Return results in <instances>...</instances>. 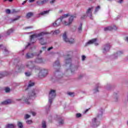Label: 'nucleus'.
I'll use <instances>...</instances> for the list:
<instances>
[{
    "mask_svg": "<svg viewBox=\"0 0 128 128\" xmlns=\"http://www.w3.org/2000/svg\"><path fill=\"white\" fill-rule=\"evenodd\" d=\"M70 14H65L63 16H61L60 18L58 19L55 22L52 24L53 26H58L63 24L65 26H70L74 21V19L76 18L75 16H71L69 19L68 21H66V18L69 16Z\"/></svg>",
    "mask_w": 128,
    "mask_h": 128,
    "instance_id": "f257e3e1",
    "label": "nucleus"
},
{
    "mask_svg": "<svg viewBox=\"0 0 128 128\" xmlns=\"http://www.w3.org/2000/svg\"><path fill=\"white\" fill-rule=\"evenodd\" d=\"M48 33L45 32H42L40 33L34 34L30 36V42L28 43V46L25 47V48H27L28 46H30L32 44H34L36 40H34V38H38L39 40L40 44L44 46V44H46V42H44V36L47 34Z\"/></svg>",
    "mask_w": 128,
    "mask_h": 128,
    "instance_id": "f03ea898",
    "label": "nucleus"
},
{
    "mask_svg": "<svg viewBox=\"0 0 128 128\" xmlns=\"http://www.w3.org/2000/svg\"><path fill=\"white\" fill-rule=\"evenodd\" d=\"M38 92V91L36 89H32L29 91L26 96L24 98V102L25 104H30V100H32V98H34L36 96Z\"/></svg>",
    "mask_w": 128,
    "mask_h": 128,
    "instance_id": "7ed1b4c3",
    "label": "nucleus"
},
{
    "mask_svg": "<svg viewBox=\"0 0 128 128\" xmlns=\"http://www.w3.org/2000/svg\"><path fill=\"white\" fill-rule=\"evenodd\" d=\"M103 110H102L98 114L96 117L93 118L92 120L91 124L93 128H98L100 124V120L102 116Z\"/></svg>",
    "mask_w": 128,
    "mask_h": 128,
    "instance_id": "20e7f679",
    "label": "nucleus"
},
{
    "mask_svg": "<svg viewBox=\"0 0 128 128\" xmlns=\"http://www.w3.org/2000/svg\"><path fill=\"white\" fill-rule=\"evenodd\" d=\"M56 90H52L49 92V97H48V103L50 105L46 108V110H50V106L52 104V100L56 98Z\"/></svg>",
    "mask_w": 128,
    "mask_h": 128,
    "instance_id": "39448f33",
    "label": "nucleus"
},
{
    "mask_svg": "<svg viewBox=\"0 0 128 128\" xmlns=\"http://www.w3.org/2000/svg\"><path fill=\"white\" fill-rule=\"evenodd\" d=\"M53 79L58 82L60 84L64 82V78L62 75L60 74V72H58V70H56L54 72V76L53 77Z\"/></svg>",
    "mask_w": 128,
    "mask_h": 128,
    "instance_id": "423d86ee",
    "label": "nucleus"
},
{
    "mask_svg": "<svg viewBox=\"0 0 128 128\" xmlns=\"http://www.w3.org/2000/svg\"><path fill=\"white\" fill-rule=\"evenodd\" d=\"M28 68H30L32 70H40V68L32 66V61H28L26 64V66Z\"/></svg>",
    "mask_w": 128,
    "mask_h": 128,
    "instance_id": "0eeeda50",
    "label": "nucleus"
},
{
    "mask_svg": "<svg viewBox=\"0 0 128 128\" xmlns=\"http://www.w3.org/2000/svg\"><path fill=\"white\" fill-rule=\"evenodd\" d=\"M110 44H107L104 45L102 48L103 54H106V52H110Z\"/></svg>",
    "mask_w": 128,
    "mask_h": 128,
    "instance_id": "6e6552de",
    "label": "nucleus"
},
{
    "mask_svg": "<svg viewBox=\"0 0 128 128\" xmlns=\"http://www.w3.org/2000/svg\"><path fill=\"white\" fill-rule=\"evenodd\" d=\"M124 52L123 50H120L117 52L116 53L114 54L112 56L113 58H114V60L118 58V56H122V54H124Z\"/></svg>",
    "mask_w": 128,
    "mask_h": 128,
    "instance_id": "1a4fd4ad",
    "label": "nucleus"
},
{
    "mask_svg": "<svg viewBox=\"0 0 128 128\" xmlns=\"http://www.w3.org/2000/svg\"><path fill=\"white\" fill-rule=\"evenodd\" d=\"M96 38H94L89 40L87 43H86V46H88V44H94L95 46H98V44L96 42Z\"/></svg>",
    "mask_w": 128,
    "mask_h": 128,
    "instance_id": "9d476101",
    "label": "nucleus"
},
{
    "mask_svg": "<svg viewBox=\"0 0 128 128\" xmlns=\"http://www.w3.org/2000/svg\"><path fill=\"white\" fill-rule=\"evenodd\" d=\"M118 30V28L116 26H109L108 27L104 28V32H108V30Z\"/></svg>",
    "mask_w": 128,
    "mask_h": 128,
    "instance_id": "9b49d317",
    "label": "nucleus"
},
{
    "mask_svg": "<svg viewBox=\"0 0 128 128\" xmlns=\"http://www.w3.org/2000/svg\"><path fill=\"white\" fill-rule=\"evenodd\" d=\"M48 75V70L45 68H42L40 70V76H46Z\"/></svg>",
    "mask_w": 128,
    "mask_h": 128,
    "instance_id": "f8f14e48",
    "label": "nucleus"
},
{
    "mask_svg": "<svg viewBox=\"0 0 128 128\" xmlns=\"http://www.w3.org/2000/svg\"><path fill=\"white\" fill-rule=\"evenodd\" d=\"M26 68V66H24L22 64H18L16 66V70H18V72H20L22 70Z\"/></svg>",
    "mask_w": 128,
    "mask_h": 128,
    "instance_id": "ddd939ff",
    "label": "nucleus"
},
{
    "mask_svg": "<svg viewBox=\"0 0 128 128\" xmlns=\"http://www.w3.org/2000/svg\"><path fill=\"white\" fill-rule=\"evenodd\" d=\"M92 8H88L86 12V14L87 16H89V18H90L92 20Z\"/></svg>",
    "mask_w": 128,
    "mask_h": 128,
    "instance_id": "4468645a",
    "label": "nucleus"
},
{
    "mask_svg": "<svg viewBox=\"0 0 128 128\" xmlns=\"http://www.w3.org/2000/svg\"><path fill=\"white\" fill-rule=\"evenodd\" d=\"M34 62H36V64H44V61L42 58L39 57L35 60Z\"/></svg>",
    "mask_w": 128,
    "mask_h": 128,
    "instance_id": "2eb2a0df",
    "label": "nucleus"
},
{
    "mask_svg": "<svg viewBox=\"0 0 128 128\" xmlns=\"http://www.w3.org/2000/svg\"><path fill=\"white\" fill-rule=\"evenodd\" d=\"M63 40L66 42H70V39L68 38V36L66 35V32H64L62 35Z\"/></svg>",
    "mask_w": 128,
    "mask_h": 128,
    "instance_id": "dca6fc26",
    "label": "nucleus"
},
{
    "mask_svg": "<svg viewBox=\"0 0 128 128\" xmlns=\"http://www.w3.org/2000/svg\"><path fill=\"white\" fill-rule=\"evenodd\" d=\"M48 1V0H38L37 1L36 4H38V6H42L43 4H46Z\"/></svg>",
    "mask_w": 128,
    "mask_h": 128,
    "instance_id": "f3484780",
    "label": "nucleus"
},
{
    "mask_svg": "<svg viewBox=\"0 0 128 128\" xmlns=\"http://www.w3.org/2000/svg\"><path fill=\"white\" fill-rule=\"evenodd\" d=\"M34 86V82L32 80H30L28 83V88L26 89V90H28V89L30 88H32V86Z\"/></svg>",
    "mask_w": 128,
    "mask_h": 128,
    "instance_id": "a211bd4d",
    "label": "nucleus"
},
{
    "mask_svg": "<svg viewBox=\"0 0 128 128\" xmlns=\"http://www.w3.org/2000/svg\"><path fill=\"white\" fill-rule=\"evenodd\" d=\"M53 66L54 68H60V62L58 60H56L53 64Z\"/></svg>",
    "mask_w": 128,
    "mask_h": 128,
    "instance_id": "6ab92c4d",
    "label": "nucleus"
},
{
    "mask_svg": "<svg viewBox=\"0 0 128 128\" xmlns=\"http://www.w3.org/2000/svg\"><path fill=\"white\" fill-rule=\"evenodd\" d=\"M66 64H69L70 67L72 68V59L70 58H68L67 59H66L65 60Z\"/></svg>",
    "mask_w": 128,
    "mask_h": 128,
    "instance_id": "aec40b11",
    "label": "nucleus"
},
{
    "mask_svg": "<svg viewBox=\"0 0 128 128\" xmlns=\"http://www.w3.org/2000/svg\"><path fill=\"white\" fill-rule=\"evenodd\" d=\"M20 18V16H16V18H11L10 20V22H16V20H18Z\"/></svg>",
    "mask_w": 128,
    "mask_h": 128,
    "instance_id": "412c9836",
    "label": "nucleus"
},
{
    "mask_svg": "<svg viewBox=\"0 0 128 128\" xmlns=\"http://www.w3.org/2000/svg\"><path fill=\"white\" fill-rule=\"evenodd\" d=\"M102 88V85H100L99 83L97 84L96 86V88L94 90V92H98V88Z\"/></svg>",
    "mask_w": 128,
    "mask_h": 128,
    "instance_id": "4be33fe9",
    "label": "nucleus"
},
{
    "mask_svg": "<svg viewBox=\"0 0 128 128\" xmlns=\"http://www.w3.org/2000/svg\"><path fill=\"white\" fill-rule=\"evenodd\" d=\"M12 102V101L10 100H8L4 102H2L0 103V105H6V104H10Z\"/></svg>",
    "mask_w": 128,
    "mask_h": 128,
    "instance_id": "5701e85b",
    "label": "nucleus"
},
{
    "mask_svg": "<svg viewBox=\"0 0 128 128\" xmlns=\"http://www.w3.org/2000/svg\"><path fill=\"white\" fill-rule=\"evenodd\" d=\"M34 56V54L27 53L26 54V58H32Z\"/></svg>",
    "mask_w": 128,
    "mask_h": 128,
    "instance_id": "b1692460",
    "label": "nucleus"
},
{
    "mask_svg": "<svg viewBox=\"0 0 128 128\" xmlns=\"http://www.w3.org/2000/svg\"><path fill=\"white\" fill-rule=\"evenodd\" d=\"M78 66H75L74 68H70V72H71V74H74V72H76V70H78Z\"/></svg>",
    "mask_w": 128,
    "mask_h": 128,
    "instance_id": "393cba45",
    "label": "nucleus"
},
{
    "mask_svg": "<svg viewBox=\"0 0 128 128\" xmlns=\"http://www.w3.org/2000/svg\"><path fill=\"white\" fill-rule=\"evenodd\" d=\"M8 72H4L1 74H0V78H4V76H8Z\"/></svg>",
    "mask_w": 128,
    "mask_h": 128,
    "instance_id": "a878e982",
    "label": "nucleus"
},
{
    "mask_svg": "<svg viewBox=\"0 0 128 128\" xmlns=\"http://www.w3.org/2000/svg\"><path fill=\"white\" fill-rule=\"evenodd\" d=\"M33 16L34 13L32 12H29L26 14V18H31V16Z\"/></svg>",
    "mask_w": 128,
    "mask_h": 128,
    "instance_id": "bb28decb",
    "label": "nucleus"
},
{
    "mask_svg": "<svg viewBox=\"0 0 128 128\" xmlns=\"http://www.w3.org/2000/svg\"><path fill=\"white\" fill-rule=\"evenodd\" d=\"M14 32V28H11L8 30L6 32V35L10 36L11 34H12Z\"/></svg>",
    "mask_w": 128,
    "mask_h": 128,
    "instance_id": "cd10ccee",
    "label": "nucleus"
},
{
    "mask_svg": "<svg viewBox=\"0 0 128 128\" xmlns=\"http://www.w3.org/2000/svg\"><path fill=\"white\" fill-rule=\"evenodd\" d=\"M42 128H46V121H42Z\"/></svg>",
    "mask_w": 128,
    "mask_h": 128,
    "instance_id": "c85d7f7f",
    "label": "nucleus"
},
{
    "mask_svg": "<svg viewBox=\"0 0 128 128\" xmlns=\"http://www.w3.org/2000/svg\"><path fill=\"white\" fill-rule=\"evenodd\" d=\"M7 128H14L16 126L14 124H8L6 126Z\"/></svg>",
    "mask_w": 128,
    "mask_h": 128,
    "instance_id": "c756f323",
    "label": "nucleus"
},
{
    "mask_svg": "<svg viewBox=\"0 0 128 128\" xmlns=\"http://www.w3.org/2000/svg\"><path fill=\"white\" fill-rule=\"evenodd\" d=\"M50 12V10H45V11H44L42 12H40V14L41 16H44V14H48Z\"/></svg>",
    "mask_w": 128,
    "mask_h": 128,
    "instance_id": "7c9ffc66",
    "label": "nucleus"
},
{
    "mask_svg": "<svg viewBox=\"0 0 128 128\" xmlns=\"http://www.w3.org/2000/svg\"><path fill=\"white\" fill-rule=\"evenodd\" d=\"M26 76H32V72H26L24 73Z\"/></svg>",
    "mask_w": 128,
    "mask_h": 128,
    "instance_id": "2f4dec72",
    "label": "nucleus"
},
{
    "mask_svg": "<svg viewBox=\"0 0 128 128\" xmlns=\"http://www.w3.org/2000/svg\"><path fill=\"white\" fill-rule=\"evenodd\" d=\"M68 42H69V44H74V42H76V40L72 38L70 40H69Z\"/></svg>",
    "mask_w": 128,
    "mask_h": 128,
    "instance_id": "473e14b6",
    "label": "nucleus"
},
{
    "mask_svg": "<svg viewBox=\"0 0 128 128\" xmlns=\"http://www.w3.org/2000/svg\"><path fill=\"white\" fill-rule=\"evenodd\" d=\"M18 126L19 128H24V126L22 125V122H18Z\"/></svg>",
    "mask_w": 128,
    "mask_h": 128,
    "instance_id": "72a5a7b5",
    "label": "nucleus"
},
{
    "mask_svg": "<svg viewBox=\"0 0 128 128\" xmlns=\"http://www.w3.org/2000/svg\"><path fill=\"white\" fill-rule=\"evenodd\" d=\"M100 10V6H98L97 7H96L95 10H94V14H96L98 11Z\"/></svg>",
    "mask_w": 128,
    "mask_h": 128,
    "instance_id": "f704fd0d",
    "label": "nucleus"
},
{
    "mask_svg": "<svg viewBox=\"0 0 128 128\" xmlns=\"http://www.w3.org/2000/svg\"><path fill=\"white\" fill-rule=\"evenodd\" d=\"M82 24H80L78 28V32H82Z\"/></svg>",
    "mask_w": 128,
    "mask_h": 128,
    "instance_id": "c9c22d12",
    "label": "nucleus"
},
{
    "mask_svg": "<svg viewBox=\"0 0 128 128\" xmlns=\"http://www.w3.org/2000/svg\"><path fill=\"white\" fill-rule=\"evenodd\" d=\"M58 124L60 126H62V124H64V120H62V119H60L58 120Z\"/></svg>",
    "mask_w": 128,
    "mask_h": 128,
    "instance_id": "e433bc0d",
    "label": "nucleus"
},
{
    "mask_svg": "<svg viewBox=\"0 0 128 128\" xmlns=\"http://www.w3.org/2000/svg\"><path fill=\"white\" fill-rule=\"evenodd\" d=\"M68 96H74V93L72 92H68Z\"/></svg>",
    "mask_w": 128,
    "mask_h": 128,
    "instance_id": "4c0bfd02",
    "label": "nucleus"
},
{
    "mask_svg": "<svg viewBox=\"0 0 128 128\" xmlns=\"http://www.w3.org/2000/svg\"><path fill=\"white\" fill-rule=\"evenodd\" d=\"M60 31L58 30H56L53 32V34H60Z\"/></svg>",
    "mask_w": 128,
    "mask_h": 128,
    "instance_id": "58836bf2",
    "label": "nucleus"
},
{
    "mask_svg": "<svg viewBox=\"0 0 128 128\" xmlns=\"http://www.w3.org/2000/svg\"><path fill=\"white\" fill-rule=\"evenodd\" d=\"M30 118V116L29 114H26L24 116V120H28V118Z\"/></svg>",
    "mask_w": 128,
    "mask_h": 128,
    "instance_id": "ea45409f",
    "label": "nucleus"
},
{
    "mask_svg": "<svg viewBox=\"0 0 128 128\" xmlns=\"http://www.w3.org/2000/svg\"><path fill=\"white\" fill-rule=\"evenodd\" d=\"M4 90L6 92H10V89L8 88H6L5 89H4Z\"/></svg>",
    "mask_w": 128,
    "mask_h": 128,
    "instance_id": "a19ab883",
    "label": "nucleus"
},
{
    "mask_svg": "<svg viewBox=\"0 0 128 128\" xmlns=\"http://www.w3.org/2000/svg\"><path fill=\"white\" fill-rule=\"evenodd\" d=\"M32 120H28L26 122V124H32Z\"/></svg>",
    "mask_w": 128,
    "mask_h": 128,
    "instance_id": "79ce46f5",
    "label": "nucleus"
},
{
    "mask_svg": "<svg viewBox=\"0 0 128 128\" xmlns=\"http://www.w3.org/2000/svg\"><path fill=\"white\" fill-rule=\"evenodd\" d=\"M6 14H10V9H7L6 10Z\"/></svg>",
    "mask_w": 128,
    "mask_h": 128,
    "instance_id": "37998d69",
    "label": "nucleus"
},
{
    "mask_svg": "<svg viewBox=\"0 0 128 128\" xmlns=\"http://www.w3.org/2000/svg\"><path fill=\"white\" fill-rule=\"evenodd\" d=\"M76 118H80V116H82V114L78 113L76 114Z\"/></svg>",
    "mask_w": 128,
    "mask_h": 128,
    "instance_id": "c03bdc74",
    "label": "nucleus"
},
{
    "mask_svg": "<svg viewBox=\"0 0 128 128\" xmlns=\"http://www.w3.org/2000/svg\"><path fill=\"white\" fill-rule=\"evenodd\" d=\"M50 2V4H54L56 2V0H51Z\"/></svg>",
    "mask_w": 128,
    "mask_h": 128,
    "instance_id": "a18cd8bd",
    "label": "nucleus"
},
{
    "mask_svg": "<svg viewBox=\"0 0 128 128\" xmlns=\"http://www.w3.org/2000/svg\"><path fill=\"white\" fill-rule=\"evenodd\" d=\"M28 28H32V26H30L25 28V30H28Z\"/></svg>",
    "mask_w": 128,
    "mask_h": 128,
    "instance_id": "49530a36",
    "label": "nucleus"
},
{
    "mask_svg": "<svg viewBox=\"0 0 128 128\" xmlns=\"http://www.w3.org/2000/svg\"><path fill=\"white\" fill-rule=\"evenodd\" d=\"M124 40H125V42H128V36H126L124 38Z\"/></svg>",
    "mask_w": 128,
    "mask_h": 128,
    "instance_id": "de8ad7c7",
    "label": "nucleus"
},
{
    "mask_svg": "<svg viewBox=\"0 0 128 128\" xmlns=\"http://www.w3.org/2000/svg\"><path fill=\"white\" fill-rule=\"evenodd\" d=\"M84 60H86V56H82V60L84 61Z\"/></svg>",
    "mask_w": 128,
    "mask_h": 128,
    "instance_id": "09e8293b",
    "label": "nucleus"
},
{
    "mask_svg": "<svg viewBox=\"0 0 128 128\" xmlns=\"http://www.w3.org/2000/svg\"><path fill=\"white\" fill-rule=\"evenodd\" d=\"M14 0H4V2H12Z\"/></svg>",
    "mask_w": 128,
    "mask_h": 128,
    "instance_id": "8fccbe9b",
    "label": "nucleus"
},
{
    "mask_svg": "<svg viewBox=\"0 0 128 128\" xmlns=\"http://www.w3.org/2000/svg\"><path fill=\"white\" fill-rule=\"evenodd\" d=\"M124 2V0H119L118 1V2L119 3V4H122V2Z\"/></svg>",
    "mask_w": 128,
    "mask_h": 128,
    "instance_id": "3c124183",
    "label": "nucleus"
},
{
    "mask_svg": "<svg viewBox=\"0 0 128 128\" xmlns=\"http://www.w3.org/2000/svg\"><path fill=\"white\" fill-rule=\"evenodd\" d=\"M110 85H108L106 88L108 90H110Z\"/></svg>",
    "mask_w": 128,
    "mask_h": 128,
    "instance_id": "603ef678",
    "label": "nucleus"
},
{
    "mask_svg": "<svg viewBox=\"0 0 128 128\" xmlns=\"http://www.w3.org/2000/svg\"><path fill=\"white\" fill-rule=\"evenodd\" d=\"M11 12L12 14H14V12H16V10L14 9H13Z\"/></svg>",
    "mask_w": 128,
    "mask_h": 128,
    "instance_id": "864d4df0",
    "label": "nucleus"
},
{
    "mask_svg": "<svg viewBox=\"0 0 128 128\" xmlns=\"http://www.w3.org/2000/svg\"><path fill=\"white\" fill-rule=\"evenodd\" d=\"M32 116H36V112H32Z\"/></svg>",
    "mask_w": 128,
    "mask_h": 128,
    "instance_id": "5fc2aeb1",
    "label": "nucleus"
},
{
    "mask_svg": "<svg viewBox=\"0 0 128 128\" xmlns=\"http://www.w3.org/2000/svg\"><path fill=\"white\" fill-rule=\"evenodd\" d=\"M52 50V47H50L48 48V50Z\"/></svg>",
    "mask_w": 128,
    "mask_h": 128,
    "instance_id": "6e6d98bb",
    "label": "nucleus"
},
{
    "mask_svg": "<svg viewBox=\"0 0 128 128\" xmlns=\"http://www.w3.org/2000/svg\"><path fill=\"white\" fill-rule=\"evenodd\" d=\"M26 1H24L22 3V5L24 6V4H26Z\"/></svg>",
    "mask_w": 128,
    "mask_h": 128,
    "instance_id": "4d7b16f0",
    "label": "nucleus"
},
{
    "mask_svg": "<svg viewBox=\"0 0 128 128\" xmlns=\"http://www.w3.org/2000/svg\"><path fill=\"white\" fill-rule=\"evenodd\" d=\"M30 2H34V0H29Z\"/></svg>",
    "mask_w": 128,
    "mask_h": 128,
    "instance_id": "13d9d810",
    "label": "nucleus"
},
{
    "mask_svg": "<svg viewBox=\"0 0 128 128\" xmlns=\"http://www.w3.org/2000/svg\"><path fill=\"white\" fill-rule=\"evenodd\" d=\"M4 52H8V50H7L6 48H4Z\"/></svg>",
    "mask_w": 128,
    "mask_h": 128,
    "instance_id": "bf43d9fd",
    "label": "nucleus"
},
{
    "mask_svg": "<svg viewBox=\"0 0 128 128\" xmlns=\"http://www.w3.org/2000/svg\"><path fill=\"white\" fill-rule=\"evenodd\" d=\"M83 76H84V75H80V78H82Z\"/></svg>",
    "mask_w": 128,
    "mask_h": 128,
    "instance_id": "052dcab7",
    "label": "nucleus"
},
{
    "mask_svg": "<svg viewBox=\"0 0 128 128\" xmlns=\"http://www.w3.org/2000/svg\"><path fill=\"white\" fill-rule=\"evenodd\" d=\"M42 48L43 50H46V47L44 46V47Z\"/></svg>",
    "mask_w": 128,
    "mask_h": 128,
    "instance_id": "680f3d73",
    "label": "nucleus"
},
{
    "mask_svg": "<svg viewBox=\"0 0 128 128\" xmlns=\"http://www.w3.org/2000/svg\"><path fill=\"white\" fill-rule=\"evenodd\" d=\"M88 110H86L85 111V112H88Z\"/></svg>",
    "mask_w": 128,
    "mask_h": 128,
    "instance_id": "e2e57ef3",
    "label": "nucleus"
},
{
    "mask_svg": "<svg viewBox=\"0 0 128 128\" xmlns=\"http://www.w3.org/2000/svg\"><path fill=\"white\" fill-rule=\"evenodd\" d=\"M17 100H22V99H18Z\"/></svg>",
    "mask_w": 128,
    "mask_h": 128,
    "instance_id": "0e129e2a",
    "label": "nucleus"
},
{
    "mask_svg": "<svg viewBox=\"0 0 128 128\" xmlns=\"http://www.w3.org/2000/svg\"><path fill=\"white\" fill-rule=\"evenodd\" d=\"M42 51L40 50V54H42Z\"/></svg>",
    "mask_w": 128,
    "mask_h": 128,
    "instance_id": "69168bd1",
    "label": "nucleus"
},
{
    "mask_svg": "<svg viewBox=\"0 0 128 128\" xmlns=\"http://www.w3.org/2000/svg\"><path fill=\"white\" fill-rule=\"evenodd\" d=\"M127 58H128V56H127Z\"/></svg>",
    "mask_w": 128,
    "mask_h": 128,
    "instance_id": "338daca9",
    "label": "nucleus"
},
{
    "mask_svg": "<svg viewBox=\"0 0 128 128\" xmlns=\"http://www.w3.org/2000/svg\"><path fill=\"white\" fill-rule=\"evenodd\" d=\"M127 124H128V121L127 122Z\"/></svg>",
    "mask_w": 128,
    "mask_h": 128,
    "instance_id": "774afa93",
    "label": "nucleus"
}]
</instances>
